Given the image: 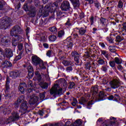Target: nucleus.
Wrapping results in <instances>:
<instances>
[{
    "instance_id": "obj_13",
    "label": "nucleus",
    "mask_w": 126,
    "mask_h": 126,
    "mask_svg": "<svg viewBox=\"0 0 126 126\" xmlns=\"http://www.w3.org/2000/svg\"><path fill=\"white\" fill-rule=\"evenodd\" d=\"M5 56L7 58H11L13 56L12 50L11 49L6 48L5 50Z\"/></svg>"
},
{
    "instance_id": "obj_26",
    "label": "nucleus",
    "mask_w": 126,
    "mask_h": 126,
    "mask_svg": "<svg viewBox=\"0 0 126 126\" xmlns=\"http://www.w3.org/2000/svg\"><path fill=\"white\" fill-rule=\"evenodd\" d=\"M20 38H21L20 36H19L18 37H15V39H12V44L14 47L17 46V43H18L17 41H19V39H20Z\"/></svg>"
},
{
    "instance_id": "obj_48",
    "label": "nucleus",
    "mask_w": 126,
    "mask_h": 126,
    "mask_svg": "<svg viewBox=\"0 0 126 126\" xmlns=\"http://www.w3.org/2000/svg\"><path fill=\"white\" fill-rule=\"evenodd\" d=\"M18 48L19 51H21L23 49V44L22 43H19L18 45Z\"/></svg>"
},
{
    "instance_id": "obj_53",
    "label": "nucleus",
    "mask_w": 126,
    "mask_h": 126,
    "mask_svg": "<svg viewBox=\"0 0 126 126\" xmlns=\"http://www.w3.org/2000/svg\"><path fill=\"white\" fill-rule=\"evenodd\" d=\"M90 67H91V65H90V63H87L85 64V68L87 69H90Z\"/></svg>"
},
{
    "instance_id": "obj_42",
    "label": "nucleus",
    "mask_w": 126,
    "mask_h": 126,
    "mask_svg": "<svg viewBox=\"0 0 126 126\" xmlns=\"http://www.w3.org/2000/svg\"><path fill=\"white\" fill-rule=\"evenodd\" d=\"M29 15L31 17H34L36 15V13L34 11H30L29 13Z\"/></svg>"
},
{
    "instance_id": "obj_38",
    "label": "nucleus",
    "mask_w": 126,
    "mask_h": 126,
    "mask_svg": "<svg viewBox=\"0 0 126 126\" xmlns=\"http://www.w3.org/2000/svg\"><path fill=\"white\" fill-rule=\"evenodd\" d=\"M109 51L111 52V53H115L116 52V46H109Z\"/></svg>"
},
{
    "instance_id": "obj_3",
    "label": "nucleus",
    "mask_w": 126,
    "mask_h": 126,
    "mask_svg": "<svg viewBox=\"0 0 126 126\" xmlns=\"http://www.w3.org/2000/svg\"><path fill=\"white\" fill-rule=\"evenodd\" d=\"M32 62L33 65L35 66H38V65L41 69H46V66L44 63V62L37 56L32 57Z\"/></svg>"
},
{
    "instance_id": "obj_18",
    "label": "nucleus",
    "mask_w": 126,
    "mask_h": 126,
    "mask_svg": "<svg viewBox=\"0 0 126 126\" xmlns=\"http://www.w3.org/2000/svg\"><path fill=\"white\" fill-rule=\"evenodd\" d=\"M10 83V79H9V77H7L6 78V84H5V92H7L8 90H9L10 88H9V84Z\"/></svg>"
},
{
    "instance_id": "obj_36",
    "label": "nucleus",
    "mask_w": 126,
    "mask_h": 126,
    "mask_svg": "<svg viewBox=\"0 0 126 126\" xmlns=\"http://www.w3.org/2000/svg\"><path fill=\"white\" fill-rule=\"evenodd\" d=\"M116 63L117 64H120V63H122V60L120 59V58L118 57H116L115 58V61Z\"/></svg>"
},
{
    "instance_id": "obj_37",
    "label": "nucleus",
    "mask_w": 126,
    "mask_h": 126,
    "mask_svg": "<svg viewBox=\"0 0 126 126\" xmlns=\"http://www.w3.org/2000/svg\"><path fill=\"white\" fill-rule=\"evenodd\" d=\"M64 35V31H60L58 32V37L59 38H62L63 36Z\"/></svg>"
},
{
    "instance_id": "obj_49",
    "label": "nucleus",
    "mask_w": 126,
    "mask_h": 126,
    "mask_svg": "<svg viewBox=\"0 0 126 126\" xmlns=\"http://www.w3.org/2000/svg\"><path fill=\"white\" fill-rule=\"evenodd\" d=\"M90 22H91V25H93L94 23V17L93 16L90 18Z\"/></svg>"
},
{
    "instance_id": "obj_21",
    "label": "nucleus",
    "mask_w": 126,
    "mask_h": 126,
    "mask_svg": "<svg viewBox=\"0 0 126 126\" xmlns=\"http://www.w3.org/2000/svg\"><path fill=\"white\" fill-rule=\"evenodd\" d=\"M35 76L34 77V80H38V81H40L41 80V75L38 70H36L35 72Z\"/></svg>"
},
{
    "instance_id": "obj_33",
    "label": "nucleus",
    "mask_w": 126,
    "mask_h": 126,
    "mask_svg": "<svg viewBox=\"0 0 126 126\" xmlns=\"http://www.w3.org/2000/svg\"><path fill=\"white\" fill-rule=\"evenodd\" d=\"M124 39L125 38H124L123 37L122 38V37H121V36L120 35H118L116 37V41L118 42V43H120V42H122V41H123Z\"/></svg>"
},
{
    "instance_id": "obj_47",
    "label": "nucleus",
    "mask_w": 126,
    "mask_h": 126,
    "mask_svg": "<svg viewBox=\"0 0 126 126\" xmlns=\"http://www.w3.org/2000/svg\"><path fill=\"white\" fill-rule=\"evenodd\" d=\"M108 68H109V67L108 66H103L101 68V70L103 71H104V72H106V71L108 70Z\"/></svg>"
},
{
    "instance_id": "obj_54",
    "label": "nucleus",
    "mask_w": 126,
    "mask_h": 126,
    "mask_svg": "<svg viewBox=\"0 0 126 126\" xmlns=\"http://www.w3.org/2000/svg\"><path fill=\"white\" fill-rule=\"evenodd\" d=\"M98 63L99 64H104V63H105V61H104V60L103 59H99L98 60Z\"/></svg>"
},
{
    "instance_id": "obj_46",
    "label": "nucleus",
    "mask_w": 126,
    "mask_h": 126,
    "mask_svg": "<svg viewBox=\"0 0 126 126\" xmlns=\"http://www.w3.org/2000/svg\"><path fill=\"white\" fill-rule=\"evenodd\" d=\"M78 102L77 101V99L76 98H73V102L71 103L72 106H76V104H77Z\"/></svg>"
},
{
    "instance_id": "obj_16",
    "label": "nucleus",
    "mask_w": 126,
    "mask_h": 126,
    "mask_svg": "<svg viewBox=\"0 0 126 126\" xmlns=\"http://www.w3.org/2000/svg\"><path fill=\"white\" fill-rule=\"evenodd\" d=\"M73 44L71 42H68L67 44H65L64 45V49L66 50V51H68V50H71L72 49V46Z\"/></svg>"
},
{
    "instance_id": "obj_29",
    "label": "nucleus",
    "mask_w": 126,
    "mask_h": 126,
    "mask_svg": "<svg viewBox=\"0 0 126 126\" xmlns=\"http://www.w3.org/2000/svg\"><path fill=\"white\" fill-rule=\"evenodd\" d=\"M62 63L63 64L65 65V66L71 65V64L72 63L71 62L68 61H65V60H63Z\"/></svg>"
},
{
    "instance_id": "obj_44",
    "label": "nucleus",
    "mask_w": 126,
    "mask_h": 126,
    "mask_svg": "<svg viewBox=\"0 0 126 126\" xmlns=\"http://www.w3.org/2000/svg\"><path fill=\"white\" fill-rule=\"evenodd\" d=\"M79 57L80 56H76L74 57V61L76 62V64L78 65V63H79Z\"/></svg>"
},
{
    "instance_id": "obj_56",
    "label": "nucleus",
    "mask_w": 126,
    "mask_h": 126,
    "mask_svg": "<svg viewBox=\"0 0 126 126\" xmlns=\"http://www.w3.org/2000/svg\"><path fill=\"white\" fill-rule=\"evenodd\" d=\"M94 6L96 8H98L99 9V7H100L101 5L100 4V3L99 2H95L94 3Z\"/></svg>"
},
{
    "instance_id": "obj_28",
    "label": "nucleus",
    "mask_w": 126,
    "mask_h": 126,
    "mask_svg": "<svg viewBox=\"0 0 126 126\" xmlns=\"http://www.w3.org/2000/svg\"><path fill=\"white\" fill-rule=\"evenodd\" d=\"M73 125L74 126H81V125H82V120L81 119H78L74 123Z\"/></svg>"
},
{
    "instance_id": "obj_17",
    "label": "nucleus",
    "mask_w": 126,
    "mask_h": 126,
    "mask_svg": "<svg viewBox=\"0 0 126 126\" xmlns=\"http://www.w3.org/2000/svg\"><path fill=\"white\" fill-rule=\"evenodd\" d=\"M20 75V73L18 71H16L15 72H11L10 73V76L12 78H16Z\"/></svg>"
},
{
    "instance_id": "obj_10",
    "label": "nucleus",
    "mask_w": 126,
    "mask_h": 126,
    "mask_svg": "<svg viewBox=\"0 0 126 126\" xmlns=\"http://www.w3.org/2000/svg\"><path fill=\"white\" fill-rule=\"evenodd\" d=\"M70 8V4L68 1H63L61 6V9L64 11H67Z\"/></svg>"
},
{
    "instance_id": "obj_11",
    "label": "nucleus",
    "mask_w": 126,
    "mask_h": 126,
    "mask_svg": "<svg viewBox=\"0 0 126 126\" xmlns=\"http://www.w3.org/2000/svg\"><path fill=\"white\" fill-rule=\"evenodd\" d=\"M9 42H10V38L8 36H1L0 37V44L5 45L7 44V43H9Z\"/></svg>"
},
{
    "instance_id": "obj_31",
    "label": "nucleus",
    "mask_w": 126,
    "mask_h": 126,
    "mask_svg": "<svg viewBox=\"0 0 126 126\" xmlns=\"http://www.w3.org/2000/svg\"><path fill=\"white\" fill-rule=\"evenodd\" d=\"M3 113L4 115H8L11 113V111H10V109L9 108H5L3 110Z\"/></svg>"
},
{
    "instance_id": "obj_39",
    "label": "nucleus",
    "mask_w": 126,
    "mask_h": 126,
    "mask_svg": "<svg viewBox=\"0 0 126 126\" xmlns=\"http://www.w3.org/2000/svg\"><path fill=\"white\" fill-rule=\"evenodd\" d=\"M100 21L101 24H102L103 26L104 25H105V26H106V25L105 24V23H106V21H107V20H106V19L100 18Z\"/></svg>"
},
{
    "instance_id": "obj_58",
    "label": "nucleus",
    "mask_w": 126,
    "mask_h": 126,
    "mask_svg": "<svg viewBox=\"0 0 126 126\" xmlns=\"http://www.w3.org/2000/svg\"><path fill=\"white\" fill-rule=\"evenodd\" d=\"M71 70H72V67H71V66L67 67L66 69V71H67V72H70Z\"/></svg>"
},
{
    "instance_id": "obj_25",
    "label": "nucleus",
    "mask_w": 126,
    "mask_h": 126,
    "mask_svg": "<svg viewBox=\"0 0 126 126\" xmlns=\"http://www.w3.org/2000/svg\"><path fill=\"white\" fill-rule=\"evenodd\" d=\"M39 85L42 89L47 90L49 87V84L46 82H41Z\"/></svg>"
},
{
    "instance_id": "obj_6",
    "label": "nucleus",
    "mask_w": 126,
    "mask_h": 126,
    "mask_svg": "<svg viewBox=\"0 0 126 126\" xmlns=\"http://www.w3.org/2000/svg\"><path fill=\"white\" fill-rule=\"evenodd\" d=\"M22 31L19 26H15L11 31V36H14L16 38H18L19 35L18 34H21Z\"/></svg>"
},
{
    "instance_id": "obj_43",
    "label": "nucleus",
    "mask_w": 126,
    "mask_h": 126,
    "mask_svg": "<svg viewBox=\"0 0 126 126\" xmlns=\"http://www.w3.org/2000/svg\"><path fill=\"white\" fill-rule=\"evenodd\" d=\"M114 101H119L120 100V96L118 94H115L114 96Z\"/></svg>"
},
{
    "instance_id": "obj_9",
    "label": "nucleus",
    "mask_w": 126,
    "mask_h": 126,
    "mask_svg": "<svg viewBox=\"0 0 126 126\" xmlns=\"http://www.w3.org/2000/svg\"><path fill=\"white\" fill-rule=\"evenodd\" d=\"M28 103L25 101L22 103L20 106V112H21L23 114H25L28 112Z\"/></svg>"
},
{
    "instance_id": "obj_41",
    "label": "nucleus",
    "mask_w": 126,
    "mask_h": 126,
    "mask_svg": "<svg viewBox=\"0 0 126 126\" xmlns=\"http://www.w3.org/2000/svg\"><path fill=\"white\" fill-rule=\"evenodd\" d=\"M106 40L110 44H113L114 43V40H113V39H112V37H111L110 36H107L106 37Z\"/></svg>"
},
{
    "instance_id": "obj_34",
    "label": "nucleus",
    "mask_w": 126,
    "mask_h": 126,
    "mask_svg": "<svg viewBox=\"0 0 126 126\" xmlns=\"http://www.w3.org/2000/svg\"><path fill=\"white\" fill-rule=\"evenodd\" d=\"M75 86V83H74L73 82H70L69 83V86H68L69 89H72V88H73Z\"/></svg>"
},
{
    "instance_id": "obj_5",
    "label": "nucleus",
    "mask_w": 126,
    "mask_h": 126,
    "mask_svg": "<svg viewBox=\"0 0 126 126\" xmlns=\"http://www.w3.org/2000/svg\"><path fill=\"white\" fill-rule=\"evenodd\" d=\"M63 89L60 88L58 84H55L50 90L51 95H61Z\"/></svg>"
},
{
    "instance_id": "obj_20",
    "label": "nucleus",
    "mask_w": 126,
    "mask_h": 126,
    "mask_svg": "<svg viewBox=\"0 0 126 126\" xmlns=\"http://www.w3.org/2000/svg\"><path fill=\"white\" fill-rule=\"evenodd\" d=\"M29 89H27L26 90V92H28L29 93H31L32 91H33L34 89V87H33V84L32 83V81H30L29 82Z\"/></svg>"
},
{
    "instance_id": "obj_27",
    "label": "nucleus",
    "mask_w": 126,
    "mask_h": 126,
    "mask_svg": "<svg viewBox=\"0 0 126 126\" xmlns=\"http://www.w3.org/2000/svg\"><path fill=\"white\" fill-rule=\"evenodd\" d=\"M24 99V96L23 95L21 96L17 100L16 103H15V106L16 107H18L19 106V104L22 102V100Z\"/></svg>"
},
{
    "instance_id": "obj_19",
    "label": "nucleus",
    "mask_w": 126,
    "mask_h": 126,
    "mask_svg": "<svg viewBox=\"0 0 126 126\" xmlns=\"http://www.w3.org/2000/svg\"><path fill=\"white\" fill-rule=\"evenodd\" d=\"M70 1L72 3L74 7H79L80 3H79V0H70Z\"/></svg>"
},
{
    "instance_id": "obj_22",
    "label": "nucleus",
    "mask_w": 126,
    "mask_h": 126,
    "mask_svg": "<svg viewBox=\"0 0 126 126\" xmlns=\"http://www.w3.org/2000/svg\"><path fill=\"white\" fill-rule=\"evenodd\" d=\"M100 52L102 56H104L107 60H109V59H110V55H109V52H108V51L106 50H101Z\"/></svg>"
},
{
    "instance_id": "obj_35",
    "label": "nucleus",
    "mask_w": 126,
    "mask_h": 126,
    "mask_svg": "<svg viewBox=\"0 0 126 126\" xmlns=\"http://www.w3.org/2000/svg\"><path fill=\"white\" fill-rule=\"evenodd\" d=\"M71 56L74 58H75V57H80L79 54H78V53L76 51H72L71 53Z\"/></svg>"
},
{
    "instance_id": "obj_50",
    "label": "nucleus",
    "mask_w": 126,
    "mask_h": 126,
    "mask_svg": "<svg viewBox=\"0 0 126 126\" xmlns=\"http://www.w3.org/2000/svg\"><path fill=\"white\" fill-rule=\"evenodd\" d=\"M28 72H33V67L31 65H29L28 66Z\"/></svg>"
},
{
    "instance_id": "obj_7",
    "label": "nucleus",
    "mask_w": 126,
    "mask_h": 126,
    "mask_svg": "<svg viewBox=\"0 0 126 126\" xmlns=\"http://www.w3.org/2000/svg\"><path fill=\"white\" fill-rule=\"evenodd\" d=\"M19 114L16 112H13L12 116L7 119L6 123L10 124L11 122H15L19 120Z\"/></svg>"
},
{
    "instance_id": "obj_8",
    "label": "nucleus",
    "mask_w": 126,
    "mask_h": 126,
    "mask_svg": "<svg viewBox=\"0 0 126 126\" xmlns=\"http://www.w3.org/2000/svg\"><path fill=\"white\" fill-rule=\"evenodd\" d=\"M109 84L113 89H117L121 86V81L119 79H114L110 82Z\"/></svg>"
},
{
    "instance_id": "obj_24",
    "label": "nucleus",
    "mask_w": 126,
    "mask_h": 126,
    "mask_svg": "<svg viewBox=\"0 0 126 126\" xmlns=\"http://www.w3.org/2000/svg\"><path fill=\"white\" fill-rule=\"evenodd\" d=\"M78 32L79 35L81 36H83V35L86 33V27L81 28L80 29H78Z\"/></svg>"
},
{
    "instance_id": "obj_4",
    "label": "nucleus",
    "mask_w": 126,
    "mask_h": 126,
    "mask_svg": "<svg viewBox=\"0 0 126 126\" xmlns=\"http://www.w3.org/2000/svg\"><path fill=\"white\" fill-rule=\"evenodd\" d=\"M0 29H4L5 30L10 26L11 23V19L8 17H3L1 21H0Z\"/></svg>"
},
{
    "instance_id": "obj_40",
    "label": "nucleus",
    "mask_w": 126,
    "mask_h": 126,
    "mask_svg": "<svg viewBox=\"0 0 126 126\" xmlns=\"http://www.w3.org/2000/svg\"><path fill=\"white\" fill-rule=\"evenodd\" d=\"M123 6H124V3L122 0H120L118 2V7L119 8H123Z\"/></svg>"
},
{
    "instance_id": "obj_55",
    "label": "nucleus",
    "mask_w": 126,
    "mask_h": 126,
    "mask_svg": "<svg viewBox=\"0 0 126 126\" xmlns=\"http://www.w3.org/2000/svg\"><path fill=\"white\" fill-rule=\"evenodd\" d=\"M71 80L72 81H74L75 82H77V81H78V78H77V77H71Z\"/></svg>"
},
{
    "instance_id": "obj_14",
    "label": "nucleus",
    "mask_w": 126,
    "mask_h": 126,
    "mask_svg": "<svg viewBox=\"0 0 126 126\" xmlns=\"http://www.w3.org/2000/svg\"><path fill=\"white\" fill-rule=\"evenodd\" d=\"M27 89V86H26V84L22 83L20 84L19 86V90L21 92V93H23L24 91H25Z\"/></svg>"
},
{
    "instance_id": "obj_30",
    "label": "nucleus",
    "mask_w": 126,
    "mask_h": 126,
    "mask_svg": "<svg viewBox=\"0 0 126 126\" xmlns=\"http://www.w3.org/2000/svg\"><path fill=\"white\" fill-rule=\"evenodd\" d=\"M49 39L51 42H55L57 40V36L55 35H51L49 36Z\"/></svg>"
},
{
    "instance_id": "obj_61",
    "label": "nucleus",
    "mask_w": 126,
    "mask_h": 126,
    "mask_svg": "<svg viewBox=\"0 0 126 126\" xmlns=\"http://www.w3.org/2000/svg\"><path fill=\"white\" fill-rule=\"evenodd\" d=\"M4 63V64H7V66H11V63H9L8 61H5Z\"/></svg>"
},
{
    "instance_id": "obj_12",
    "label": "nucleus",
    "mask_w": 126,
    "mask_h": 126,
    "mask_svg": "<svg viewBox=\"0 0 126 126\" xmlns=\"http://www.w3.org/2000/svg\"><path fill=\"white\" fill-rule=\"evenodd\" d=\"M89 99H93L92 98V95L90 94H86V97H83L81 98L80 100L79 101V103L81 104V105H83V104H84L85 103H86Z\"/></svg>"
},
{
    "instance_id": "obj_45",
    "label": "nucleus",
    "mask_w": 126,
    "mask_h": 126,
    "mask_svg": "<svg viewBox=\"0 0 126 126\" xmlns=\"http://www.w3.org/2000/svg\"><path fill=\"white\" fill-rule=\"evenodd\" d=\"M109 64L111 67H115L116 62L115 61H110Z\"/></svg>"
},
{
    "instance_id": "obj_52",
    "label": "nucleus",
    "mask_w": 126,
    "mask_h": 126,
    "mask_svg": "<svg viewBox=\"0 0 126 126\" xmlns=\"http://www.w3.org/2000/svg\"><path fill=\"white\" fill-rule=\"evenodd\" d=\"M45 94H46V92L43 93L42 94H40L39 97L41 100H43L45 98Z\"/></svg>"
},
{
    "instance_id": "obj_62",
    "label": "nucleus",
    "mask_w": 126,
    "mask_h": 126,
    "mask_svg": "<svg viewBox=\"0 0 126 126\" xmlns=\"http://www.w3.org/2000/svg\"><path fill=\"white\" fill-rule=\"evenodd\" d=\"M84 13H81L80 14H79V17L80 18V19H83V18L84 17Z\"/></svg>"
},
{
    "instance_id": "obj_51",
    "label": "nucleus",
    "mask_w": 126,
    "mask_h": 126,
    "mask_svg": "<svg viewBox=\"0 0 126 126\" xmlns=\"http://www.w3.org/2000/svg\"><path fill=\"white\" fill-rule=\"evenodd\" d=\"M33 75H34L33 72H29L28 76H29V79H30V78H32Z\"/></svg>"
},
{
    "instance_id": "obj_63",
    "label": "nucleus",
    "mask_w": 126,
    "mask_h": 126,
    "mask_svg": "<svg viewBox=\"0 0 126 126\" xmlns=\"http://www.w3.org/2000/svg\"><path fill=\"white\" fill-rule=\"evenodd\" d=\"M70 125H71V123H70V121H67L65 123V126H69Z\"/></svg>"
},
{
    "instance_id": "obj_59",
    "label": "nucleus",
    "mask_w": 126,
    "mask_h": 126,
    "mask_svg": "<svg viewBox=\"0 0 126 126\" xmlns=\"http://www.w3.org/2000/svg\"><path fill=\"white\" fill-rule=\"evenodd\" d=\"M51 55H52V51H51V50L48 51L46 53V56H47V57H49L50 58V57H51Z\"/></svg>"
},
{
    "instance_id": "obj_32",
    "label": "nucleus",
    "mask_w": 126,
    "mask_h": 126,
    "mask_svg": "<svg viewBox=\"0 0 126 126\" xmlns=\"http://www.w3.org/2000/svg\"><path fill=\"white\" fill-rule=\"evenodd\" d=\"M49 30L51 31V32H52V33H57V32L58 31V30L56 27L50 28Z\"/></svg>"
},
{
    "instance_id": "obj_2",
    "label": "nucleus",
    "mask_w": 126,
    "mask_h": 126,
    "mask_svg": "<svg viewBox=\"0 0 126 126\" xmlns=\"http://www.w3.org/2000/svg\"><path fill=\"white\" fill-rule=\"evenodd\" d=\"M98 94V87L97 86L93 87L91 89L90 94L93 99L88 103L87 106V109H91V107L94 104V100L95 101H101L104 100V94L103 93H99Z\"/></svg>"
},
{
    "instance_id": "obj_1",
    "label": "nucleus",
    "mask_w": 126,
    "mask_h": 126,
    "mask_svg": "<svg viewBox=\"0 0 126 126\" xmlns=\"http://www.w3.org/2000/svg\"><path fill=\"white\" fill-rule=\"evenodd\" d=\"M59 4L58 2L50 3L47 4L44 7L40 6L39 13L40 15L43 16L44 17H47L49 16L50 12H55L56 10V15L58 18H62L63 13L59 9Z\"/></svg>"
},
{
    "instance_id": "obj_57",
    "label": "nucleus",
    "mask_w": 126,
    "mask_h": 126,
    "mask_svg": "<svg viewBox=\"0 0 126 126\" xmlns=\"http://www.w3.org/2000/svg\"><path fill=\"white\" fill-rule=\"evenodd\" d=\"M101 126H113L112 125V124H110V125H108L107 124V123H106V121H104L103 122L102 124H101Z\"/></svg>"
},
{
    "instance_id": "obj_23",
    "label": "nucleus",
    "mask_w": 126,
    "mask_h": 126,
    "mask_svg": "<svg viewBox=\"0 0 126 126\" xmlns=\"http://www.w3.org/2000/svg\"><path fill=\"white\" fill-rule=\"evenodd\" d=\"M22 57H24V51H22L21 52H20L19 55L15 57L14 61H15L16 62H17V61H19V60L21 59V58H22Z\"/></svg>"
},
{
    "instance_id": "obj_60",
    "label": "nucleus",
    "mask_w": 126,
    "mask_h": 126,
    "mask_svg": "<svg viewBox=\"0 0 126 126\" xmlns=\"http://www.w3.org/2000/svg\"><path fill=\"white\" fill-rule=\"evenodd\" d=\"M122 26L123 27V29L126 30V22H124L122 24Z\"/></svg>"
},
{
    "instance_id": "obj_15",
    "label": "nucleus",
    "mask_w": 126,
    "mask_h": 126,
    "mask_svg": "<svg viewBox=\"0 0 126 126\" xmlns=\"http://www.w3.org/2000/svg\"><path fill=\"white\" fill-rule=\"evenodd\" d=\"M38 100H39V97L37 96H33V97H32L29 101L30 104L33 105L35 103H36V102H38Z\"/></svg>"
},
{
    "instance_id": "obj_64",
    "label": "nucleus",
    "mask_w": 126,
    "mask_h": 126,
    "mask_svg": "<svg viewBox=\"0 0 126 126\" xmlns=\"http://www.w3.org/2000/svg\"><path fill=\"white\" fill-rule=\"evenodd\" d=\"M108 100H113L114 99V96L113 95H110L107 97Z\"/></svg>"
}]
</instances>
